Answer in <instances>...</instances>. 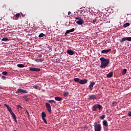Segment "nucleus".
I'll return each instance as SVG.
<instances>
[{
	"instance_id": "ea45409f",
	"label": "nucleus",
	"mask_w": 131,
	"mask_h": 131,
	"mask_svg": "<svg viewBox=\"0 0 131 131\" xmlns=\"http://www.w3.org/2000/svg\"><path fill=\"white\" fill-rule=\"evenodd\" d=\"M21 15L22 17H25V14L21 13Z\"/></svg>"
},
{
	"instance_id": "473e14b6",
	"label": "nucleus",
	"mask_w": 131,
	"mask_h": 131,
	"mask_svg": "<svg viewBox=\"0 0 131 131\" xmlns=\"http://www.w3.org/2000/svg\"><path fill=\"white\" fill-rule=\"evenodd\" d=\"M33 89H35V90H37L38 89V86L35 85L34 86H33Z\"/></svg>"
},
{
	"instance_id": "a878e982",
	"label": "nucleus",
	"mask_w": 131,
	"mask_h": 131,
	"mask_svg": "<svg viewBox=\"0 0 131 131\" xmlns=\"http://www.w3.org/2000/svg\"><path fill=\"white\" fill-rule=\"evenodd\" d=\"M17 67H19V68H24L25 66H24V64H17Z\"/></svg>"
},
{
	"instance_id": "f03ea898",
	"label": "nucleus",
	"mask_w": 131,
	"mask_h": 131,
	"mask_svg": "<svg viewBox=\"0 0 131 131\" xmlns=\"http://www.w3.org/2000/svg\"><path fill=\"white\" fill-rule=\"evenodd\" d=\"M74 81L75 82H79L80 84H85V83H88V80L86 79H80L78 78H75L74 79Z\"/></svg>"
},
{
	"instance_id": "2f4dec72",
	"label": "nucleus",
	"mask_w": 131,
	"mask_h": 131,
	"mask_svg": "<svg viewBox=\"0 0 131 131\" xmlns=\"http://www.w3.org/2000/svg\"><path fill=\"white\" fill-rule=\"evenodd\" d=\"M2 74L3 75H8V72L7 71H4L2 72Z\"/></svg>"
},
{
	"instance_id": "f257e3e1",
	"label": "nucleus",
	"mask_w": 131,
	"mask_h": 131,
	"mask_svg": "<svg viewBox=\"0 0 131 131\" xmlns=\"http://www.w3.org/2000/svg\"><path fill=\"white\" fill-rule=\"evenodd\" d=\"M100 60L101 61L100 68H101V69L106 68V67L108 66V64L110 62V60L108 58L106 59L104 57H101Z\"/></svg>"
},
{
	"instance_id": "1a4fd4ad",
	"label": "nucleus",
	"mask_w": 131,
	"mask_h": 131,
	"mask_svg": "<svg viewBox=\"0 0 131 131\" xmlns=\"http://www.w3.org/2000/svg\"><path fill=\"white\" fill-rule=\"evenodd\" d=\"M89 100H97V95H89Z\"/></svg>"
},
{
	"instance_id": "6ab92c4d",
	"label": "nucleus",
	"mask_w": 131,
	"mask_h": 131,
	"mask_svg": "<svg viewBox=\"0 0 131 131\" xmlns=\"http://www.w3.org/2000/svg\"><path fill=\"white\" fill-rule=\"evenodd\" d=\"M19 17H21L20 13H17L15 14V17H13V19L14 20H18V18H19Z\"/></svg>"
},
{
	"instance_id": "79ce46f5",
	"label": "nucleus",
	"mask_w": 131,
	"mask_h": 131,
	"mask_svg": "<svg viewBox=\"0 0 131 131\" xmlns=\"http://www.w3.org/2000/svg\"><path fill=\"white\" fill-rule=\"evenodd\" d=\"M70 14H71V12L69 11V12H68V15H70Z\"/></svg>"
},
{
	"instance_id": "412c9836",
	"label": "nucleus",
	"mask_w": 131,
	"mask_h": 131,
	"mask_svg": "<svg viewBox=\"0 0 131 131\" xmlns=\"http://www.w3.org/2000/svg\"><path fill=\"white\" fill-rule=\"evenodd\" d=\"M55 101H62V98H61V97H55Z\"/></svg>"
},
{
	"instance_id": "a19ab883",
	"label": "nucleus",
	"mask_w": 131,
	"mask_h": 131,
	"mask_svg": "<svg viewBox=\"0 0 131 131\" xmlns=\"http://www.w3.org/2000/svg\"><path fill=\"white\" fill-rule=\"evenodd\" d=\"M3 8H5L6 9V8H7V7L6 6V5H4V6H3Z\"/></svg>"
},
{
	"instance_id": "58836bf2",
	"label": "nucleus",
	"mask_w": 131,
	"mask_h": 131,
	"mask_svg": "<svg viewBox=\"0 0 131 131\" xmlns=\"http://www.w3.org/2000/svg\"><path fill=\"white\" fill-rule=\"evenodd\" d=\"M14 120L15 122H16V123H17V118H15V119H14Z\"/></svg>"
},
{
	"instance_id": "9b49d317",
	"label": "nucleus",
	"mask_w": 131,
	"mask_h": 131,
	"mask_svg": "<svg viewBox=\"0 0 131 131\" xmlns=\"http://www.w3.org/2000/svg\"><path fill=\"white\" fill-rule=\"evenodd\" d=\"M67 54H69V55H74L75 54V52L71 49H69L67 51Z\"/></svg>"
},
{
	"instance_id": "e433bc0d",
	"label": "nucleus",
	"mask_w": 131,
	"mask_h": 131,
	"mask_svg": "<svg viewBox=\"0 0 131 131\" xmlns=\"http://www.w3.org/2000/svg\"><path fill=\"white\" fill-rule=\"evenodd\" d=\"M75 19H76V20H80V19H82V18H81V17H75Z\"/></svg>"
},
{
	"instance_id": "4468645a",
	"label": "nucleus",
	"mask_w": 131,
	"mask_h": 131,
	"mask_svg": "<svg viewBox=\"0 0 131 131\" xmlns=\"http://www.w3.org/2000/svg\"><path fill=\"white\" fill-rule=\"evenodd\" d=\"M109 52H111V49L101 51V54H107V53H109Z\"/></svg>"
},
{
	"instance_id": "9d476101",
	"label": "nucleus",
	"mask_w": 131,
	"mask_h": 131,
	"mask_svg": "<svg viewBox=\"0 0 131 131\" xmlns=\"http://www.w3.org/2000/svg\"><path fill=\"white\" fill-rule=\"evenodd\" d=\"M125 40L131 41V37L122 38V39L120 40V42H123L125 41Z\"/></svg>"
},
{
	"instance_id": "b1692460",
	"label": "nucleus",
	"mask_w": 131,
	"mask_h": 131,
	"mask_svg": "<svg viewBox=\"0 0 131 131\" xmlns=\"http://www.w3.org/2000/svg\"><path fill=\"white\" fill-rule=\"evenodd\" d=\"M68 95H69V93L67 92H63V96L64 97H68Z\"/></svg>"
},
{
	"instance_id": "4c0bfd02",
	"label": "nucleus",
	"mask_w": 131,
	"mask_h": 131,
	"mask_svg": "<svg viewBox=\"0 0 131 131\" xmlns=\"http://www.w3.org/2000/svg\"><path fill=\"white\" fill-rule=\"evenodd\" d=\"M2 79H6V76H3L2 77Z\"/></svg>"
},
{
	"instance_id": "ddd939ff",
	"label": "nucleus",
	"mask_w": 131,
	"mask_h": 131,
	"mask_svg": "<svg viewBox=\"0 0 131 131\" xmlns=\"http://www.w3.org/2000/svg\"><path fill=\"white\" fill-rule=\"evenodd\" d=\"M74 30H75V29L74 28L67 30L66 32L64 34V35H67V34H68V33H70V32H74Z\"/></svg>"
},
{
	"instance_id": "6e6552de",
	"label": "nucleus",
	"mask_w": 131,
	"mask_h": 131,
	"mask_svg": "<svg viewBox=\"0 0 131 131\" xmlns=\"http://www.w3.org/2000/svg\"><path fill=\"white\" fill-rule=\"evenodd\" d=\"M30 71H32L33 72H39L40 71V69L35 68H30Z\"/></svg>"
},
{
	"instance_id": "bb28decb",
	"label": "nucleus",
	"mask_w": 131,
	"mask_h": 131,
	"mask_svg": "<svg viewBox=\"0 0 131 131\" xmlns=\"http://www.w3.org/2000/svg\"><path fill=\"white\" fill-rule=\"evenodd\" d=\"M11 114L13 119H15L16 118H17V117H16V115H15V114L14 113H12Z\"/></svg>"
},
{
	"instance_id": "5701e85b",
	"label": "nucleus",
	"mask_w": 131,
	"mask_h": 131,
	"mask_svg": "<svg viewBox=\"0 0 131 131\" xmlns=\"http://www.w3.org/2000/svg\"><path fill=\"white\" fill-rule=\"evenodd\" d=\"M126 71H127V70L126 69H124L122 71V74L125 75V74H126Z\"/></svg>"
},
{
	"instance_id": "37998d69",
	"label": "nucleus",
	"mask_w": 131,
	"mask_h": 131,
	"mask_svg": "<svg viewBox=\"0 0 131 131\" xmlns=\"http://www.w3.org/2000/svg\"><path fill=\"white\" fill-rule=\"evenodd\" d=\"M27 113L28 116H29V113H28V112H27Z\"/></svg>"
},
{
	"instance_id": "cd10ccee",
	"label": "nucleus",
	"mask_w": 131,
	"mask_h": 131,
	"mask_svg": "<svg viewBox=\"0 0 131 131\" xmlns=\"http://www.w3.org/2000/svg\"><path fill=\"white\" fill-rule=\"evenodd\" d=\"M128 26H129V23H126V24H125L124 25H123V27H124L125 28L126 27H128Z\"/></svg>"
},
{
	"instance_id": "a211bd4d",
	"label": "nucleus",
	"mask_w": 131,
	"mask_h": 131,
	"mask_svg": "<svg viewBox=\"0 0 131 131\" xmlns=\"http://www.w3.org/2000/svg\"><path fill=\"white\" fill-rule=\"evenodd\" d=\"M102 124L104 126H105V127H108V123H107V121L106 120H104L102 121Z\"/></svg>"
},
{
	"instance_id": "f704fd0d",
	"label": "nucleus",
	"mask_w": 131,
	"mask_h": 131,
	"mask_svg": "<svg viewBox=\"0 0 131 131\" xmlns=\"http://www.w3.org/2000/svg\"><path fill=\"white\" fill-rule=\"evenodd\" d=\"M96 22H97V19H95L93 20L92 23L93 24H96Z\"/></svg>"
},
{
	"instance_id": "39448f33",
	"label": "nucleus",
	"mask_w": 131,
	"mask_h": 131,
	"mask_svg": "<svg viewBox=\"0 0 131 131\" xmlns=\"http://www.w3.org/2000/svg\"><path fill=\"white\" fill-rule=\"evenodd\" d=\"M16 94H28L27 90H23L21 88L18 89L15 92Z\"/></svg>"
},
{
	"instance_id": "7ed1b4c3",
	"label": "nucleus",
	"mask_w": 131,
	"mask_h": 131,
	"mask_svg": "<svg viewBox=\"0 0 131 131\" xmlns=\"http://www.w3.org/2000/svg\"><path fill=\"white\" fill-rule=\"evenodd\" d=\"M94 130L95 131H101L102 129V127L101 126V124H98L97 122L94 123Z\"/></svg>"
},
{
	"instance_id": "f3484780",
	"label": "nucleus",
	"mask_w": 131,
	"mask_h": 131,
	"mask_svg": "<svg viewBox=\"0 0 131 131\" xmlns=\"http://www.w3.org/2000/svg\"><path fill=\"white\" fill-rule=\"evenodd\" d=\"M112 76H113V72H111L106 75V77L107 78H111Z\"/></svg>"
},
{
	"instance_id": "20e7f679",
	"label": "nucleus",
	"mask_w": 131,
	"mask_h": 131,
	"mask_svg": "<svg viewBox=\"0 0 131 131\" xmlns=\"http://www.w3.org/2000/svg\"><path fill=\"white\" fill-rule=\"evenodd\" d=\"M102 108L103 107L101 104H96L92 107V111H97V109H99V110H102Z\"/></svg>"
},
{
	"instance_id": "c9c22d12",
	"label": "nucleus",
	"mask_w": 131,
	"mask_h": 131,
	"mask_svg": "<svg viewBox=\"0 0 131 131\" xmlns=\"http://www.w3.org/2000/svg\"><path fill=\"white\" fill-rule=\"evenodd\" d=\"M17 108H20V109H23V107L20 105H17Z\"/></svg>"
},
{
	"instance_id": "c85d7f7f",
	"label": "nucleus",
	"mask_w": 131,
	"mask_h": 131,
	"mask_svg": "<svg viewBox=\"0 0 131 131\" xmlns=\"http://www.w3.org/2000/svg\"><path fill=\"white\" fill-rule=\"evenodd\" d=\"M48 102H49V103H50L51 104H52L53 103H56V101H55V100H48Z\"/></svg>"
},
{
	"instance_id": "7c9ffc66",
	"label": "nucleus",
	"mask_w": 131,
	"mask_h": 131,
	"mask_svg": "<svg viewBox=\"0 0 131 131\" xmlns=\"http://www.w3.org/2000/svg\"><path fill=\"white\" fill-rule=\"evenodd\" d=\"M105 117H106V115H103L100 116V118L102 120H103V119H104V118H105Z\"/></svg>"
},
{
	"instance_id": "423d86ee",
	"label": "nucleus",
	"mask_w": 131,
	"mask_h": 131,
	"mask_svg": "<svg viewBox=\"0 0 131 131\" xmlns=\"http://www.w3.org/2000/svg\"><path fill=\"white\" fill-rule=\"evenodd\" d=\"M41 117L43 121H44L45 123L46 124H48V122L47 121V120L46 119V117H47V114L45 112L41 113Z\"/></svg>"
},
{
	"instance_id": "aec40b11",
	"label": "nucleus",
	"mask_w": 131,
	"mask_h": 131,
	"mask_svg": "<svg viewBox=\"0 0 131 131\" xmlns=\"http://www.w3.org/2000/svg\"><path fill=\"white\" fill-rule=\"evenodd\" d=\"M23 98L26 102H28V100H29V99H28V95H25L23 96Z\"/></svg>"
},
{
	"instance_id": "dca6fc26",
	"label": "nucleus",
	"mask_w": 131,
	"mask_h": 131,
	"mask_svg": "<svg viewBox=\"0 0 131 131\" xmlns=\"http://www.w3.org/2000/svg\"><path fill=\"white\" fill-rule=\"evenodd\" d=\"M76 24L78 25H82L83 24V19H80L79 20L76 21Z\"/></svg>"
},
{
	"instance_id": "2eb2a0df",
	"label": "nucleus",
	"mask_w": 131,
	"mask_h": 131,
	"mask_svg": "<svg viewBox=\"0 0 131 131\" xmlns=\"http://www.w3.org/2000/svg\"><path fill=\"white\" fill-rule=\"evenodd\" d=\"M96 83H95V82H92L91 83H90V85H89V89L90 90H91V91H93V88L94 85V84H95Z\"/></svg>"
},
{
	"instance_id": "0eeeda50",
	"label": "nucleus",
	"mask_w": 131,
	"mask_h": 131,
	"mask_svg": "<svg viewBox=\"0 0 131 131\" xmlns=\"http://www.w3.org/2000/svg\"><path fill=\"white\" fill-rule=\"evenodd\" d=\"M46 107L48 112H49V113H52V107L51 106V104L48 102H46Z\"/></svg>"
},
{
	"instance_id": "72a5a7b5",
	"label": "nucleus",
	"mask_w": 131,
	"mask_h": 131,
	"mask_svg": "<svg viewBox=\"0 0 131 131\" xmlns=\"http://www.w3.org/2000/svg\"><path fill=\"white\" fill-rule=\"evenodd\" d=\"M112 104H113V106H116V105H117V102L114 101Z\"/></svg>"
},
{
	"instance_id": "c756f323",
	"label": "nucleus",
	"mask_w": 131,
	"mask_h": 131,
	"mask_svg": "<svg viewBox=\"0 0 131 131\" xmlns=\"http://www.w3.org/2000/svg\"><path fill=\"white\" fill-rule=\"evenodd\" d=\"M43 36H46V34L41 33L39 35V37H43Z\"/></svg>"
},
{
	"instance_id": "4be33fe9",
	"label": "nucleus",
	"mask_w": 131,
	"mask_h": 131,
	"mask_svg": "<svg viewBox=\"0 0 131 131\" xmlns=\"http://www.w3.org/2000/svg\"><path fill=\"white\" fill-rule=\"evenodd\" d=\"M35 61L36 62H43V61H44V59H35Z\"/></svg>"
},
{
	"instance_id": "393cba45",
	"label": "nucleus",
	"mask_w": 131,
	"mask_h": 131,
	"mask_svg": "<svg viewBox=\"0 0 131 131\" xmlns=\"http://www.w3.org/2000/svg\"><path fill=\"white\" fill-rule=\"evenodd\" d=\"M2 40L3 41H9V38H8V37H5V38H3Z\"/></svg>"
},
{
	"instance_id": "f8f14e48",
	"label": "nucleus",
	"mask_w": 131,
	"mask_h": 131,
	"mask_svg": "<svg viewBox=\"0 0 131 131\" xmlns=\"http://www.w3.org/2000/svg\"><path fill=\"white\" fill-rule=\"evenodd\" d=\"M4 106H5V107H7V110L9 111V112H10V113L11 114L13 113V111H12V108H11V107H9V105H8V104H4Z\"/></svg>"
}]
</instances>
